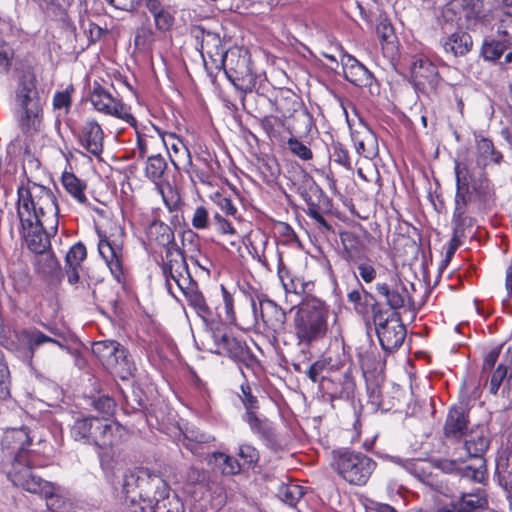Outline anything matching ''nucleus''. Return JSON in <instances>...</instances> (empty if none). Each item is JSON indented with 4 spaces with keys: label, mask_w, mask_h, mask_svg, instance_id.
Here are the masks:
<instances>
[{
    "label": "nucleus",
    "mask_w": 512,
    "mask_h": 512,
    "mask_svg": "<svg viewBox=\"0 0 512 512\" xmlns=\"http://www.w3.org/2000/svg\"><path fill=\"white\" fill-rule=\"evenodd\" d=\"M475 142V162L480 169L479 172H485V168L490 163L498 165L502 162L503 155L495 149L492 140L486 137H476Z\"/></svg>",
    "instance_id": "393cba45"
},
{
    "label": "nucleus",
    "mask_w": 512,
    "mask_h": 512,
    "mask_svg": "<svg viewBox=\"0 0 512 512\" xmlns=\"http://www.w3.org/2000/svg\"><path fill=\"white\" fill-rule=\"evenodd\" d=\"M456 191L452 222L473 226L470 206L478 210L492 208L496 200L495 186L486 172L475 173L467 161H455Z\"/></svg>",
    "instance_id": "f257e3e1"
},
{
    "label": "nucleus",
    "mask_w": 512,
    "mask_h": 512,
    "mask_svg": "<svg viewBox=\"0 0 512 512\" xmlns=\"http://www.w3.org/2000/svg\"><path fill=\"white\" fill-rule=\"evenodd\" d=\"M161 270L168 290L171 288L170 280H173L179 289L194 281L190 275L186 259L177 247L167 248Z\"/></svg>",
    "instance_id": "ddd939ff"
},
{
    "label": "nucleus",
    "mask_w": 512,
    "mask_h": 512,
    "mask_svg": "<svg viewBox=\"0 0 512 512\" xmlns=\"http://www.w3.org/2000/svg\"><path fill=\"white\" fill-rule=\"evenodd\" d=\"M167 169V163L163 156L160 154L151 155L147 157L145 166V175L153 182H158L162 179Z\"/></svg>",
    "instance_id": "a18cd8bd"
},
{
    "label": "nucleus",
    "mask_w": 512,
    "mask_h": 512,
    "mask_svg": "<svg viewBox=\"0 0 512 512\" xmlns=\"http://www.w3.org/2000/svg\"><path fill=\"white\" fill-rule=\"evenodd\" d=\"M373 322L383 350L391 352L402 345L406 337V328L397 314L392 313L385 317L384 312L374 309Z\"/></svg>",
    "instance_id": "0eeeda50"
},
{
    "label": "nucleus",
    "mask_w": 512,
    "mask_h": 512,
    "mask_svg": "<svg viewBox=\"0 0 512 512\" xmlns=\"http://www.w3.org/2000/svg\"><path fill=\"white\" fill-rule=\"evenodd\" d=\"M344 75L350 83L358 87H368L373 82L372 73L352 56L344 64Z\"/></svg>",
    "instance_id": "2f4dec72"
},
{
    "label": "nucleus",
    "mask_w": 512,
    "mask_h": 512,
    "mask_svg": "<svg viewBox=\"0 0 512 512\" xmlns=\"http://www.w3.org/2000/svg\"><path fill=\"white\" fill-rule=\"evenodd\" d=\"M351 137L359 155H362L365 158H372L376 155V135L362 119H360L359 128L351 130Z\"/></svg>",
    "instance_id": "4be33fe9"
},
{
    "label": "nucleus",
    "mask_w": 512,
    "mask_h": 512,
    "mask_svg": "<svg viewBox=\"0 0 512 512\" xmlns=\"http://www.w3.org/2000/svg\"><path fill=\"white\" fill-rule=\"evenodd\" d=\"M250 62L247 51L232 48L226 51L219 63L231 83L244 93L252 92L256 86V76L252 72Z\"/></svg>",
    "instance_id": "423d86ee"
},
{
    "label": "nucleus",
    "mask_w": 512,
    "mask_h": 512,
    "mask_svg": "<svg viewBox=\"0 0 512 512\" xmlns=\"http://www.w3.org/2000/svg\"><path fill=\"white\" fill-rule=\"evenodd\" d=\"M16 339L18 341L17 352L29 364H31L37 349L44 344H49L52 350L66 349V346L60 341L47 336L35 327L23 328L17 331Z\"/></svg>",
    "instance_id": "9d476101"
},
{
    "label": "nucleus",
    "mask_w": 512,
    "mask_h": 512,
    "mask_svg": "<svg viewBox=\"0 0 512 512\" xmlns=\"http://www.w3.org/2000/svg\"><path fill=\"white\" fill-rule=\"evenodd\" d=\"M509 49L502 40L497 37H487L481 47V55L486 61L495 62Z\"/></svg>",
    "instance_id": "79ce46f5"
},
{
    "label": "nucleus",
    "mask_w": 512,
    "mask_h": 512,
    "mask_svg": "<svg viewBox=\"0 0 512 512\" xmlns=\"http://www.w3.org/2000/svg\"><path fill=\"white\" fill-rule=\"evenodd\" d=\"M502 40L506 47L512 49V15H505L499 23L497 35L495 36Z\"/></svg>",
    "instance_id": "6e6d98bb"
},
{
    "label": "nucleus",
    "mask_w": 512,
    "mask_h": 512,
    "mask_svg": "<svg viewBox=\"0 0 512 512\" xmlns=\"http://www.w3.org/2000/svg\"><path fill=\"white\" fill-rule=\"evenodd\" d=\"M211 462L216 465L223 475H236L242 468V465L237 459L222 452L212 453L210 463Z\"/></svg>",
    "instance_id": "a19ab883"
},
{
    "label": "nucleus",
    "mask_w": 512,
    "mask_h": 512,
    "mask_svg": "<svg viewBox=\"0 0 512 512\" xmlns=\"http://www.w3.org/2000/svg\"><path fill=\"white\" fill-rule=\"evenodd\" d=\"M259 305L261 318L265 325L276 333L283 331L286 323V312L268 298L261 299Z\"/></svg>",
    "instance_id": "bb28decb"
},
{
    "label": "nucleus",
    "mask_w": 512,
    "mask_h": 512,
    "mask_svg": "<svg viewBox=\"0 0 512 512\" xmlns=\"http://www.w3.org/2000/svg\"><path fill=\"white\" fill-rule=\"evenodd\" d=\"M34 267L43 277L54 278L60 274V263L50 249L35 254Z\"/></svg>",
    "instance_id": "f704fd0d"
},
{
    "label": "nucleus",
    "mask_w": 512,
    "mask_h": 512,
    "mask_svg": "<svg viewBox=\"0 0 512 512\" xmlns=\"http://www.w3.org/2000/svg\"><path fill=\"white\" fill-rule=\"evenodd\" d=\"M304 495V488L296 483H282L277 490L278 498L294 507Z\"/></svg>",
    "instance_id": "37998d69"
},
{
    "label": "nucleus",
    "mask_w": 512,
    "mask_h": 512,
    "mask_svg": "<svg viewBox=\"0 0 512 512\" xmlns=\"http://www.w3.org/2000/svg\"><path fill=\"white\" fill-rule=\"evenodd\" d=\"M139 509L140 512H184L183 504L175 497L154 504L153 507L144 508V506H139Z\"/></svg>",
    "instance_id": "603ef678"
},
{
    "label": "nucleus",
    "mask_w": 512,
    "mask_h": 512,
    "mask_svg": "<svg viewBox=\"0 0 512 512\" xmlns=\"http://www.w3.org/2000/svg\"><path fill=\"white\" fill-rule=\"evenodd\" d=\"M39 113L40 108L21 109L18 116V125L23 133L30 134L37 129Z\"/></svg>",
    "instance_id": "09e8293b"
},
{
    "label": "nucleus",
    "mask_w": 512,
    "mask_h": 512,
    "mask_svg": "<svg viewBox=\"0 0 512 512\" xmlns=\"http://www.w3.org/2000/svg\"><path fill=\"white\" fill-rule=\"evenodd\" d=\"M260 125L270 138H278L284 127V120L278 116L267 115L260 119Z\"/></svg>",
    "instance_id": "3c124183"
},
{
    "label": "nucleus",
    "mask_w": 512,
    "mask_h": 512,
    "mask_svg": "<svg viewBox=\"0 0 512 512\" xmlns=\"http://www.w3.org/2000/svg\"><path fill=\"white\" fill-rule=\"evenodd\" d=\"M42 485V490L37 494L46 499V506L51 512H73V503L63 494L60 487H55L49 481Z\"/></svg>",
    "instance_id": "a878e982"
},
{
    "label": "nucleus",
    "mask_w": 512,
    "mask_h": 512,
    "mask_svg": "<svg viewBox=\"0 0 512 512\" xmlns=\"http://www.w3.org/2000/svg\"><path fill=\"white\" fill-rule=\"evenodd\" d=\"M509 375L512 377V354L508 356L505 362H502L492 373L489 391L491 394L496 395L504 379Z\"/></svg>",
    "instance_id": "c03bdc74"
},
{
    "label": "nucleus",
    "mask_w": 512,
    "mask_h": 512,
    "mask_svg": "<svg viewBox=\"0 0 512 512\" xmlns=\"http://www.w3.org/2000/svg\"><path fill=\"white\" fill-rule=\"evenodd\" d=\"M278 276L286 293L301 294L304 292V283L299 278H294L290 275L281 257H279Z\"/></svg>",
    "instance_id": "49530a36"
},
{
    "label": "nucleus",
    "mask_w": 512,
    "mask_h": 512,
    "mask_svg": "<svg viewBox=\"0 0 512 512\" xmlns=\"http://www.w3.org/2000/svg\"><path fill=\"white\" fill-rule=\"evenodd\" d=\"M353 264L357 267L358 278L360 277L365 283H371L376 279V269L367 257H364Z\"/></svg>",
    "instance_id": "4d7b16f0"
},
{
    "label": "nucleus",
    "mask_w": 512,
    "mask_h": 512,
    "mask_svg": "<svg viewBox=\"0 0 512 512\" xmlns=\"http://www.w3.org/2000/svg\"><path fill=\"white\" fill-rule=\"evenodd\" d=\"M9 463L11 467L7 476L15 486L34 494L42 490V484L47 481L33 473L32 468L36 466L34 456L27 457L26 455L24 459Z\"/></svg>",
    "instance_id": "f8f14e48"
},
{
    "label": "nucleus",
    "mask_w": 512,
    "mask_h": 512,
    "mask_svg": "<svg viewBox=\"0 0 512 512\" xmlns=\"http://www.w3.org/2000/svg\"><path fill=\"white\" fill-rule=\"evenodd\" d=\"M32 443L29 429L27 427L8 428L1 439V452L4 462L24 459L33 456L28 447Z\"/></svg>",
    "instance_id": "9b49d317"
},
{
    "label": "nucleus",
    "mask_w": 512,
    "mask_h": 512,
    "mask_svg": "<svg viewBox=\"0 0 512 512\" xmlns=\"http://www.w3.org/2000/svg\"><path fill=\"white\" fill-rule=\"evenodd\" d=\"M332 467L348 483L364 485L376 468V462L366 454L350 449L332 452Z\"/></svg>",
    "instance_id": "39448f33"
},
{
    "label": "nucleus",
    "mask_w": 512,
    "mask_h": 512,
    "mask_svg": "<svg viewBox=\"0 0 512 512\" xmlns=\"http://www.w3.org/2000/svg\"><path fill=\"white\" fill-rule=\"evenodd\" d=\"M226 51L218 34L202 31L201 53L203 57L206 55L213 63L218 65L225 56Z\"/></svg>",
    "instance_id": "473e14b6"
},
{
    "label": "nucleus",
    "mask_w": 512,
    "mask_h": 512,
    "mask_svg": "<svg viewBox=\"0 0 512 512\" xmlns=\"http://www.w3.org/2000/svg\"><path fill=\"white\" fill-rule=\"evenodd\" d=\"M71 92L73 87H69L64 91L56 92L53 97V106L55 109H64L67 113L71 106Z\"/></svg>",
    "instance_id": "774afa93"
},
{
    "label": "nucleus",
    "mask_w": 512,
    "mask_h": 512,
    "mask_svg": "<svg viewBox=\"0 0 512 512\" xmlns=\"http://www.w3.org/2000/svg\"><path fill=\"white\" fill-rule=\"evenodd\" d=\"M294 327L302 351L325 338L328 331V309L324 302L314 298L303 303L296 312Z\"/></svg>",
    "instance_id": "20e7f679"
},
{
    "label": "nucleus",
    "mask_w": 512,
    "mask_h": 512,
    "mask_svg": "<svg viewBox=\"0 0 512 512\" xmlns=\"http://www.w3.org/2000/svg\"><path fill=\"white\" fill-rule=\"evenodd\" d=\"M477 16L478 10L473 0H451L442 10L444 22L458 28L469 27Z\"/></svg>",
    "instance_id": "f3484780"
},
{
    "label": "nucleus",
    "mask_w": 512,
    "mask_h": 512,
    "mask_svg": "<svg viewBox=\"0 0 512 512\" xmlns=\"http://www.w3.org/2000/svg\"><path fill=\"white\" fill-rule=\"evenodd\" d=\"M410 75L414 87L426 95L435 93L442 81L437 66L424 55L411 58Z\"/></svg>",
    "instance_id": "6e6552de"
},
{
    "label": "nucleus",
    "mask_w": 512,
    "mask_h": 512,
    "mask_svg": "<svg viewBox=\"0 0 512 512\" xmlns=\"http://www.w3.org/2000/svg\"><path fill=\"white\" fill-rule=\"evenodd\" d=\"M112 374L117 375L122 380L129 379L134 375L136 371V365L132 360L129 351L122 346L119 353L116 355V359L108 369Z\"/></svg>",
    "instance_id": "4c0bfd02"
},
{
    "label": "nucleus",
    "mask_w": 512,
    "mask_h": 512,
    "mask_svg": "<svg viewBox=\"0 0 512 512\" xmlns=\"http://www.w3.org/2000/svg\"><path fill=\"white\" fill-rule=\"evenodd\" d=\"M340 240L343 246L342 258L349 264L366 257V245L357 234L350 231L342 232Z\"/></svg>",
    "instance_id": "cd10ccee"
},
{
    "label": "nucleus",
    "mask_w": 512,
    "mask_h": 512,
    "mask_svg": "<svg viewBox=\"0 0 512 512\" xmlns=\"http://www.w3.org/2000/svg\"><path fill=\"white\" fill-rule=\"evenodd\" d=\"M23 229V237L27 247L35 254L50 249V234L53 233L48 224L40 220L19 218Z\"/></svg>",
    "instance_id": "2eb2a0df"
},
{
    "label": "nucleus",
    "mask_w": 512,
    "mask_h": 512,
    "mask_svg": "<svg viewBox=\"0 0 512 512\" xmlns=\"http://www.w3.org/2000/svg\"><path fill=\"white\" fill-rule=\"evenodd\" d=\"M147 237L150 241L165 247H177L172 229L165 223L155 220L147 228Z\"/></svg>",
    "instance_id": "72a5a7b5"
},
{
    "label": "nucleus",
    "mask_w": 512,
    "mask_h": 512,
    "mask_svg": "<svg viewBox=\"0 0 512 512\" xmlns=\"http://www.w3.org/2000/svg\"><path fill=\"white\" fill-rule=\"evenodd\" d=\"M14 50L5 41H0V74L7 75L11 69Z\"/></svg>",
    "instance_id": "bf43d9fd"
},
{
    "label": "nucleus",
    "mask_w": 512,
    "mask_h": 512,
    "mask_svg": "<svg viewBox=\"0 0 512 512\" xmlns=\"http://www.w3.org/2000/svg\"><path fill=\"white\" fill-rule=\"evenodd\" d=\"M19 218L40 220L48 224L53 234H56L59 224V208L52 190L44 185L28 182L18 188Z\"/></svg>",
    "instance_id": "7ed1b4c3"
},
{
    "label": "nucleus",
    "mask_w": 512,
    "mask_h": 512,
    "mask_svg": "<svg viewBox=\"0 0 512 512\" xmlns=\"http://www.w3.org/2000/svg\"><path fill=\"white\" fill-rule=\"evenodd\" d=\"M307 209L306 214L314 219L322 231H333L332 226L326 221L320 212V207L317 203L312 201L311 197L306 198Z\"/></svg>",
    "instance_id": "864d4df0"
},
{
    "label": "nucleus",
    "mask_w": 512,
    "mask_h": 512,
    "mask_svg": "<svg viewBox=\"0 0 512 512\" xmlns=\"http://www.w3.org/2000/svg\"><path fill=\"white\" fill-rule=\"evenodd\" d=\"M376 290L381 296L385 297L387 305L393 310L403 308L412 302L410 293L400 281L392 287L387 283H377Z\"/></svg>",
    "instance_id": "5701e85b"
},
{
    "label": "nucleus",
    "mask_w": 512,
    "mask_h": 512,
    "mask_svg": "<svg viewBox=\"0 0 512 512\" xmlns=\"http://www.w3.org/2000/svg\"><path fill=\"white\" fill-rule=\"evenodd\" d=\"M488 507L487 494L482 489L474 492L463 493L457 502L444 506L439 512H477Z\"/></svg>",
    "instance_id": "412c9836"
},
{
    "label": "nucleus",
    "mask_w": 512,
    "mask_h": 512,
    "mask_svg": "<svg viewBox=\"0 0 512 512\" xmlns=\"http://www.w3.org/2000/svg\"><path fill=\"white\" fill-rule=\"evenodd\" d=\"M125 432L118 422L84 414L77 415L70 426L71 438L81 444L94 446L99 455L118 445Z\"/></svg>",
    "instance_id": "f03ea898"
},
{
    "label": "nucleus",
    "mask_w": 512,
    "mask_h": 512,
    "mask_svg": "<svg viewBox=\"0 0 512 512\" xmlns=\"http://www.w3.org/2000/svg\"><path fill=\"white\" fill-rule=\"evenodd\" d=\"M440 44L445 53L457 57L468 53L472 48L473 42L471 36L467 32L459 30L442 37Z\"/></svg>",
    "instance_id": "c756f323"
},
{
    "label": "nucleus",
    "mask_w": 512,
    "mask_h": 512,
    "mask_svg": "<svg viewBox=\"0 0 512 512\" xmlns=\"http://www.w3.org/2000/svg\"><path fill=\"white\" fill-rule=\"evenodd\" d=\"M86 255L87 251L83 243L74 244L66 254V267H80Z\"/></svg>",
    "instance_id": "5fc2aeb1"
},
{
    "label": "nucleus",
    "mask_w": 512,
    "mask_h": 512,
    "mask_svg": "<svg viewBox=\"0 0 512 512\" xmlns=\"http://www.w3.org/2000/svg\"><path fill=\"white\" fill-rule=\"evenodd\" d=\"M391 459L394 463L402 466L419 481L426 484H432V469L434 468L432 463L420 459H402L400 457H392Z\"/></svg>",
    "instance_id": "7c9ffc66"
},
{
    "label": "nucleus",
    "mask_w": 512,
    "mask_h": 512,
    "mask_svg": "<svg viewBox=\"0 0 512 512\" xmlns=\"http://www.w3.org/2000/svg\"><path fill=\"white\" fill-rule=\"evenodd\" d=\"M192 226L197 230L206 229L209 226V214L204 206H198L193 212Z\"/></svg>",
    "instance_id": "338daca9"
},
{
    "label": "nucleus",
    "mask_w": 512,
    "mask_h": 512,
    "mask_svg": "<svg viewBox=\"0 0 512 512\" xmlns=\"http://www.w3.org/2000/svg\"><path fill=\"white\" fill-rule=\"evenodd\" d=\"M62 185L76 201L81 204L87 203V197L84 193L85 183L78 179L73 173L64 172L61 178Z\"/></svg>",
    "instance_id": "ea45409f"
},
{
    "label": "nucleus",
    "mask_w": 512,
    "mask_h": 512,
    "mask_svg": "<svg viewBox=\"0 0 512 512\" xmlns=\"http://www.w3.org/2000/svg\"><path fill=\"white\" fill-rule=\"evenodd\" d=\"M122 346L115 340L97 341L92 345V352L108 370Z\"/></svg>",
    "instance_id": "e433bc0d"
},
{
    "label": "nucleus",
    "mask_w": 512,
    "mask_h": 512,
    "mask_svg": "<svg viewBox=\"0 0 512 512\" xmlns=\"http://www.w3.org/2000/svg\"><path fill=\"white\" fill-rule=\"evenodd\" d=\"M353 278L356 281L357 288L348 292V302L353 304L354 309L357 313L364 314L367 311V306L370 301L374 300L373 295L365 290L360 280L358 279L357 273L352 272Z\"/></svg>",
    "instance_id": "58836bf2"
},
{
    "label": "nucleus",
    "mask_w": 512,
    "mask_h": 512,
    "mask_svg": "<svg viewBox=\"0 0 512 512\" xmlns=\"http://www.w3.org/2000/svg\"><path fill=\"white\" fill-rule=\"evenodd\" d=\"M152 16L156 29L161 32L169 31L174 25L175 18L173 14L165 8Z\"/></svg>",
    "instance_id": "0e129e2a"
},
{
    "label": "nucleus",
    "mask_w": 512,
    "mask_h": 512,
    "mask_svg": "<svg viewBox=\"0 0 512 512\" xmlns=\"http://www.w3.org/2000/svg\"><path fill=\"white\" fill-rule=\"evenodd\" d=\"M287 148L293 155L299 157L303 161H308L313 158L311 149L295 137L288 139Z\"/></svg>",
    "instance_id": "13d9d810"
},
{
    "label": "nucleus",
    "mask_w": 512,
    "mask_h": 512,
    "mask_svg": "<svg viewBox=\"0 0 512 512\" xmlns=\"http://www.w3.org/2000/svg\"><path fill=\"white\" fill-rule=\"evenodd\" d=\"M91 406L105 418V416L113 414L116 403L114 399L109 396H100L92 400Z\"/></svg>",
    "instance_id": "e2e57ef3"
},
{
    "label": "nucleus",
    "mask_w": 512,
    "mask_h": 512,
    "mask_svg": "<svg viewBox=\"0 0 512 512\" xmlns=\"http://www.w3.org/2000/svg\"><path fill=\"white\" fill-rule=\"evenodd\" d=\"M376 33L381 41L382 45L386 44L387 46L391 45V49L395 47L394 40V30L393 27L389 22L386 20H382L379 22V24L376 26Z\"/></svg>",
    "instance_id": "680f3d73"
},
{
    "label": "nucleus",
    "mask_w": 512,
    "mask_h": 512,
    "mask_svg": "<svg viewBox=\"0 0 512 512\" xmlns=\"http://www.w3.org/2000/svg\"><path fill=\"white\" fill-rule=\"evenodd\" d=\"M184 294L188 305L194 309L199 317L204 321H209L213 317V312L206 303L205 297L200 291L196 281L187 284L180 289Z\"/></svg>",
    "instance_id": "c85d7f7f"
},
{
    "label": "nucleus",
    "mask_w": 512,
    "mask_h": 512,
    "mask_svg": "<svg viewBox=\"0 0 512 512\" xmlns=\"http://www.w3.org/2000/svg\"><path fill=\"white\" fill-rule=\"evenodd\" d=\"M98 251L105 260L112 275L120 281L123 276L122 246L110 241L105 235L99 234Z\"/></svg>",
    "instance_id": "aec40b11"
},
{
    "label": "nucleus",
    "mask_w": 512,
    "mask_h": 512,
    "mask_svg": "<svg viewBox=\"0 0 512 512\" xmlns=\"http://www.w3.org/2000/svg\"><path fill=\"white\" fill-rule=\"evenodd\" d=\"M140 489L137 493L142 501L144 508L153 507L154 504L161 503L168 499L169 486L160 474L154 473L147 468L140 469ZM136 506L133 512H138Z\"/></svg>",
    "instance_id": "1a4fd4ad"
},
{
    "label": "nucleus",
    "mask_w": 512,
    "mask_h": 512,
    "mask_svg": "<svg viewBox=\"0 0 512 512\" xmlns=\"http://www.w3.org/2000/svg\"><path fill=\"white\" fill-rule=\"evenodd\" d=\"M221 292H222L223 306L216 308L217 315L222 321L233 324L236 322L233 296L223 285H221Z\"/></svg>",
    "instance_id": "de8ad7c7"
},
{
    "label": "nucleus",
    "mask_w": 512,
    "mask_h": 512,
    "mask_svg": "<svg viewBox=\"0 0 512 512\" xmlns=\"http://www.w3.org/2000/svg\"><path fill=\"white\" fill-rule=\"evenodd\" d=\"M90 101L94 108L106 115H111L124 120L132 126H135L136 119L127 110L126 106L115 99L100 84L95 83L90 96Z\"/></svg>",
    "instance_id": "4468645a"
},
{
    "label": "nucleus",
    "mask_w": 512,
    "mask_h": 512,
    "mask_svg": "<svg viewBox=\"0 0 512 512\" xmlns=\"http://www.w3.org/2000/svg\"><path fill=\"white\" fill-rule=\"evenodd\" d=\"M103 139V130L95 120L86 121L78 135L81 147L96 158H100L103 152Z\"/></svg>",
    "instance_id": "6ab92c4d"
},
{
    "label": "nucleus",
    "mask_w": 512,
    "mask_h": 512,
    "mask_svg": "<svg viewBox=\"0 0 512 512\" xmlns=\"http://www.w3.org/2000/svg\"><path fill=\"white\" fill-rule=\"evenodd\" d=\"M212 339L216 345L215 353L219 355H226L239 362H245L251 357L249 348L244 342L225 332L220 327L212 330Z\"/></svg>",
    "instance_id": "dca6fc26"
},
{
    "label": "nucleus",
    "mask_w": 512,
    "mask_h": 512,
    "mask_svg": "<svg viewBox=\"0 0 512 512\" xmlns=\"http://www.w3.org/2000/svg\"><path fill=\"white\" fill-rule=\"evenodd\" d=\"M237 455L243 461V465L248 467L254 466L259 460L258 450L249 444L240 445Z\"/></svg>",
    "instance_id": "69168bd1"
},
{
    "label": "nucleus",
    "mask_w": 512,
    "mask_h": 512,
    "mask_svg": "<svg viewBox=\"0 0 512 512\" xmlns=\"http://www.w3.org/2000/svg\"><path fill=\"white\" fill-rule=\"evenodd\" d=\"M244 421L248 423L251 431L259 435L265 442L274 443L276 441L275 429L267 419H260L255 411L246 412Z\"/></svg>",
    "instance_id": "c9c22d12"
},
{
    "label": "nucleus",
    "mask_w": 512,
    "mask_h": 512,
    "mask_svg": "<svg viewBox=\"0 0 512 512\" xmlns=\"http://www.w3.org/2000/svg\"><path fill=\"white\" fill-rule=\"evenodd\" d=\"M463 447L468 453V455L470 457L476 458L478 462V465L476 467L467 465L463 469H461L463 471L464 476L476 482H481L485 477L486 471L484 460L481 458V456L488 449L489 440L483 434L472 436L470 439L465 441Z\"/></svg>",
    "instance_id": "a211bd4d"
},
{
    "label": "nucleus",
    "mask_w": 512,
    "mask_h": 512,
    "mask_svg": "<svg viewBox=\"0 0 512 512\" xmlns=\"http://www.w3.org/2000/svg\"><path fill=\"white\" fill-rule=\"evenodd\" d=\"M468 414L463 407L455 406L450 409L445 425L444 434L447 438L460 440L468 431Z\"/></svg>",
    "instance_id": "b1692460"
},
{
    "label": "nucleus",
    "mask_w": 512,
    "mask_h": 512,
    "mask_svg": "<svg viewBox=\"0 0 512 512\" xmlns=\"http://www.w3.org/2000/svg\"><path fill=\"white\" fill-rule=\"evenodd\" d=\"M453 224V235L449 242V246L447 248L446 254L447 256H451L455 253L457 248L461 245L462 238L465 237V231L467 228H471L472 226L452 222Z\"/></svg>",
    "instance_id": "052dcab7"
},
{
    "label": "nucleus",
    "mask_w": 512,
    "mask_h": 512,
    "mask_svg": "<svg viewBox=\"0 0 512 512\" xmlns=\"http://www.w3.org/2000/svg\"><path fill=\"white\" fill-rule=\"evenodd\" d=\"M140 469L136 472H128L123 477L122 491L126 495V498L130 499L131 503L134 504L137 493L140 489Z\"/></svg>",
    "instance_id": "8fccbe9b"
}]
</instances>
